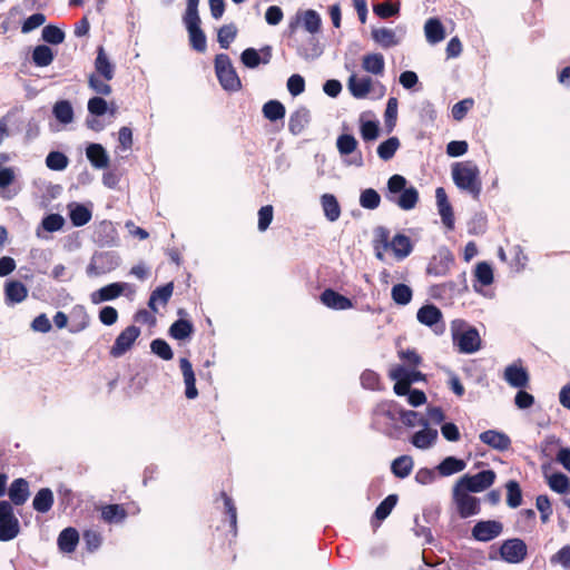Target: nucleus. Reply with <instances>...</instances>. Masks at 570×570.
I'll return each mask as SVG.
<instances>
[{
	"label": "nucleus",
	"instance_id": "1",
	"mask_svg": "<svg viewBox=\"0 0 570 570\" xmlns=\"http://www.w3.org/2000/svg\"><path fill=\"white\" fill-rule=\"evenodd\" d=\"M452 178L458 188L466 190L474 199H479L482 183L480 170L473 161L456 163L452 168Z\"/></svg>",
	"mask_w": 570,
	"mask_h": 570
},
{
	"label": "nucleus",
	"instance_id": "2",
	"mask_svg": "<svg viewBox=\"0 0 570 570\" xmlns=\"http://www.w3.org/2000/svg\"><path fill=\"white\" fill-rule=\"evenodd\" d=\"M187 7L184 14V23L188 31L189 42L197 52H205L207 42L206 36L200 28V18L198 14L199 0H186Z\"/></svg>",
	"mask_w": 570,
	"mask_h": 570
},
{
	"label": "nucleus",
	"instance_id": "3",
	"mask_svg": "<svg viewBox=\"0 0 570 570\" xmlns=\"http://www.w3.org/2000/svg\"><path fill=\"white\" fill-rule=\"evenodd\" d=\"M406 183L402 175L395 174L389 178L387 189L391 194L401 193L395 200L396 205L403 210H411L419 202V191L413 186L406 188Z\"/></svg>",
	"mask_w": 570,
	"mask_h": 570
},
{
	"label": "nucleus",
	"instance_id": "4",
	"mask_svg": "<svg viewBox=\"0 0 570 570\" xmlns=\"http://www.w3.org/2000/svg\"><path fill=\"white\" fill-rule=\"evenodd\" d=\"M215 71L220 86L228 91H238L242 88L240 79L226 53L215 57Z\"/></svg>",
	"mask_w": 570,
	"mask_h": 570
},
{
	"label": "nucleus",
	"instance_id": "5",
	"mask_svg": "<svg viewBox=\"0 0 570 570\" xmlns=\"http://www.w3.org/2000/svg\"><path fill=\"white\" fill-rule=\"evenodd\" d=\"M470 493L455 484L452 488V502L461 519L476 515L481 511L480 500Z\"/></svg>",
	"mask_w": 570,
	"mask_h": 570
},
{
	"label": "nucleus",
	"instance_id": "6",
	"mask_svg": "<svg viewBox=\"0 0 570 570\" xmlns=\"http://www.w3.org/2000/svg\"><path fill=\"white\" fill-rule=\"evenodd\" d=\"M495 479L497 474L493 470H483L473 475L464 474L454 484L471 493H479L489 489Z\"/></svg>",
	"mask_w": 570,
	"mask_h": 570
},
{
	"label": "nucleus",
	"instance_id": "7",
	"mask_svg": "<svg viewBox=\"0 0 570 570\" xmlns=\"http://www.w3.org/2000/svg\"><path fill=\"white\" fill-rule=\"evenodd\" d=\"M20 530L19 520L13 513L10 502L0 501V541L14 539Z\"/></svg>",
	"mask_w": 570,
	"mask_h": 570
},
{
	"label": "nucleus",
	"instance_id": "8",
	"mask_svg": "<svg viewBox=\"0 0 570 570\" xmlns=\"http://www.w3.org/2000/svg\"><path fill=\"white\" fill-rule=\"evenodd\" d=\"M503 561L512 564L521 563L528 556V547L520 538L507 539L499 549Z\"/></svg>",
	"mask_w": 570,
	"mask_h": 570
},
{
	"label": "nucleus",
	"instance_id": "9",
	"mask_svg": "<svg viewBox=\"0 0 570 570\" xmlns=\"http://www.w3.org/2000/svg\"><path fill=\"white\" fill-rule=\"evenodd\" d=\"M140 335V328L136 325H129L119 333L116 337L114 345L110 347V355L112 357H120L128 352L135 341Z\"/></svg>",
	"mask_w": 570,
	"mask_h": 570
},
{
	"label": "nucleus",
	"instance_id": "10",
	"mask_svg": "<svg viewBox=\"0 0 570 570\" xmlns=\"http://www.w3.org/2000/svg\"><path fill=\"white\" fill-rule=\"evenodd\" d=\"M503 531V524L497 520L478 521L472 528V538L480 542H488L498 538Z\"/></svg>",
	"mask_w": 570,
	"mask_h": 570
},
{
	"label": "nucleus",
	"instance_id": "11",
	"mask_svg": "<svg viewBox=\"0 0 570 570\" xmlns=\"http://www.w3.org/2000/svg\"><path fill=\"white\" fill-rule=\"evenodd\" d=\"M503 379L510 386L515 389H525L530 382L527 368L518 363H512L504 368Z\"/></svg>",
	"mask_w": 570,
	"mask_h": 570
},
{
	"label": "nucleus",
	"instance_id": "12",
	"mask_svg": "<svg viewBox=\"0 0 570 570\" xmlns=\"http://www.w3.org/2000/svg\"><path fill=\"white\" fill-rule=\"evenodd\" d=\"M320 301L327 308L334 311H345L353 307V302L351 298L340 294L332 288L324 289L320 295Z\"/></svg>",
	"mask_w": 570,
	"mask_h": 570
},
{
	"label": "nucleus",
	"instance_id": "13",
	"mask_svg": "<svg viewBox=\"0 0 570 570\" xmlns=\"http://www.w3.org/2000/svg\"><path fill=\"white\" fill-rule=\"evenodd\" d=\"M436 205L442 223L448 229L454 228V214L452 206L448 199V195L443 187H438L435 190Z\"/></svg>",
	"mask_w": 570,
	"mask_h": 570
},
{
	"label": "nucleus",
	"instance_id": "14",
	"mask_svg": "<svg viewBox=\"0 0 570 570\" xmlns=\"http://www.w3.org/2000/svg\"><path fill=\"white\" fill-rule=\"evenodd\" d=\"M454 262V256L450 250L440 252L439 255L434 256L431 261L428 273L435 276H445Z\"/></svg>",
	"mask_w": 570,
	"mask_h": 570
},
{
	"label": "nucleus",
	"instance_id": "15",
	"mask_svg": "<svg viewBox=\"0 0 570 570\" xmlns=\"http://www.w3.org/2000/svg\"><path fill=\"white\" fill-rule=\"evenodd\" d=\"M28 296L27 286L20 281L10 279L4 284V301L7 305L23 302Z\"/></svg>",
	"mask_w": 570,
	"mask_h": 570
},
{
	"label": "nucleus",
	"instance_id": "16",
	"mask_svg": "<svg viewBox=\"0 0 570 570\" xmlns=\"http://www.w3.org/2000/svg\"><path fill=\"white\" fill-rule=\"evenodd\" d=\"M479 438L481 442L498 451H507L511 446L510 438L497 430H487Z\"/></svg>",
	"mask_w": 570,
	"mask_h": 570
},
{
	"label": "nucleus",
	"instance_id": "17",
	"mask_svg": "<svg viewBox=\"0 0 570 570\" xmlns=\"http://www.w3.org/2000/svg\"><path fill=\"white\" fill-rule=\"evenodd\" d=\"M458 346L460 352L471 354L480 350L481 338L479 332L474 327H470L459 335Z\"/></svg>",
	"mask_w": 570,
	"mask_h": 570
},
{
	"label": "nucleus",
	"instance_id": "18",
	"mask_svg": "<svg viewBox=\"0 0 570 570\" xmlns=\"http://www.w3.org/2000/svg\"><path fill=\"white\" fill-rule=\"evenodd\" d=\"M179 367L184 376V383L186 385L185 395L187 399L193 400L198 396L196 387V377L190 361L186 357L179 360Z\"/></svg>",
	"mask_w": 570,
	"mask_h": 570
},
{
	"label": "nucleus",
	"instance_id": "19",
	"mask_svg": "<svg viewBox=\"0 0 570 570\" xmlns=\"http://www.w3.org/2000/svg\"><path fill=\"white\" fill-rule=\"evenodd\" d=\"M126 286V283L108 284L91 294V302L99 304L101 302L112 301L124 293Z\"/></svg>",
	"mask_w": 570,
	"mask_h": 570
},
{
	"label": "nucleus",
	"instance_id": "20",
	"mask_svg": "<svg viewBox=\"0 0 570 570\" xmlns=\"http://www.w3.org/2000/svg\"><path fill=\"white\" fill-rule=\"evenodd\" d=\"M8 494L12 504H24L30 495L29 482L23 478L13 480L9 487Z\"/></svg>",
	"mask_w": 570,
	"mask_h": 570
},
{
	"label": "nucleus",
	"instance_id": "21",
	"mask_svg": "<svg viewBox=\"0 0 570 570\" xmlns=\"http://www.w3.org/2000/svg\"><path fill=\"white\" fill-rule=\"evenodd\" d=\"M95 71L96 75L100 76L106 81H110L115 76V66L110 62L102 46L97 48Z\"/></svg>",
	"mask_w": 570,
	"mask_h": 570
},
{
	"label": "nucleus",
	"instance_id": "22",
	"mask_svg": "<svg viewBox=\"0 0 570 570\" xmlns=\"http://www.w3.org/2000/svg\"><path fill=\"white\" fill-rule=\"evenodd\" d=\"M311 120V112L306 107H299L297 108L292 115L289 116L288 120V130L293 135H299L304 131L306 126L308 125Z\"/></svg>",
	"mask_w": 570,
	"mask_h": 570
},
{
	"label": "nucleus",
	"instance_id": "23",
	"mask_svg": "<svg viewBox=\"0 0 570 570\" xmlns=\"http://www.w3.org/2000/svg\"><path fill=\"white\" fill-rule=\"evenodd\" d=\"M350 92L354 98H365L372 89V79L370 77L358 78L355 73L351 75L347 81Z\"/></svg>",
	"mask_w": 570,
	"mask_h": 570
},
{
	"label": "nucleus",
	"instance_id": "24",
	"mask_svg": "<svg viewBox=\"0 0 570 570\" xmlns=\"http://www.w3.org/2000/svg\"><path fill=\"white\" fill-rule=\"evenodd\" d=\"M16 181V173L11 167L0 168V197L6 200L12 199L18 190L10 189V186Z\"/></svg>",
	"mask_w": 570,
	"mask_h": 570
},
{
	"label": "nucleus",
	"instance_id": "25",
	"mask_svg": "<svg viewBox=\"0 0 570 570\" xmlns=\"http://www.w3.org/2000/svg\"><path fill=\"white\" fill-rule=\"evenodd\" d=\"M101 520L108 524H117L125 521L128 513L122 504H106L100 509Z\"/></svg>",
	"mask_w": 570,
	"mask_h": 570
},
{
	"label": "nucleus",
	"instance_id": "26",
	"mask_svg": "<svg viewBox=\"0 0 570 570\" xmlns=\"http://www.w3.org/2000/svg\"><path fill=\"white\" fill-rule=\"evenodd\" d=\"M79 542V533L75 528L63 529L58 537L59 550L65 553H71L76 550Z\"/></svg>",
	"mask_w": 570,
	"mask_h": 570
},
{
	"label": "nucleus",
	"instance_id": "27",
	"mask_svg": "<svg viewBox=\"0 0 570 570\" xmlns=\"http://www.w3.org/2000/svg\"><path fill=\"white\" fill-rule=\"evenodd\" d=\"M424 32L428 42L435 45L445 39V29L438 18H430L424 24Z\"/></svg>",
	"mask_w": 570,
	"mask_h": 570
},
{
	"label": "nucleus",
	"instance_id": "28",
	"mask_svg": "<svg viewBox=\"0 0 570 570\" xmlns=\"http://www.w3.org/2000/svg\"><path fill=\"white\" fill-rule=\"evenodd\" d=\"M466 468V462L455 456H446L436 466V471L441 476H450L462 472Z\"/></svg>",
	"mask_w": 570,
	"mask_h": 570
},
{
	"label": "nucleus",
	"instance_id": "29",
	"mask_svg": "<svg viewBox=\"0 0 570 570\" xmlns=\"http://www.w3.org/2000/svg\"><path fill=\"white\" fill-rule=\"evenodd\" d=\"M390 248L393 250V253L397 259H403L412 253L413 245H412L409 236H406L404 234H396L391 239Z\"/></svg>",
	"mask_w": 570,
	"mask_h": 570
},
{
	"label": "nucleus",
	"instance_id": "30",
	"mask_svg": "<svg viewBox=\"0 0 570 570\" xmlns=\"http://www.w3.org/2000/svg\"><path fill=\"white\" fill-rule=\"evenodd\" d=\"M87 158L96 168H106L109 165V157L105 148L99 144H91L86 150Z\"/></svg>",
	"mask_w": 570,
	"mask_h": 570
},
{
	"label": "nucleus",
	"instance_id": "31",
	"mask_svg": "<svg viewBox=\"0 0 570 570\" xmlns=\"http://www.w3.org/2000/svg\"><path fill=\"white\" fill-rule=\"evenodd\" d=\"M53 493L49 488H41L33 498L32 508L39 513H47L53 505Z\"/></svg>",
	"mask_w": 570,
	"mask_h": 570
},
{
	"label": "nucleus",
	"instance_id": "32",
	"mask_svg": "<svg viewBox=\"0 0 570 570\" xmlns=\"http://www.w3.org/2000/svg\"><path fill=\"white\" fill-rule=\"evenodd\" d=\"M362 68L373 75H383L385 61L382 53H367L362 58Z\"/></svg>",
	"mask_w": 570,
	"mask_h": 570
},
{
	"label": "nucleus",
	"instance_id": "33",
	"mask_svg": "<svg viewBox=\"0 0 570 570\" xmlns=\"http://www.w3.org/2000/svg\"><path fill=\"white\" fill-rule=\"evenodd\" d=\"M174 292V284L173 282H169L163 286L157 287L154 289L150 294L149 301H148V307L153 309L154 312H157L156 302L159 301L163 305H166Z\"/></svg>",
	"mask_w": 570,
	"mask_h": 570
},
{
	"label": "nucleus",
	"instance_id": "34",
	"mask_svg": "<svg viewBox=\"0 0 570 570\" xmlns=\"http://www.w3.org/2000/svg\"><path fill=\"white\" fill-rule=\"evenodd\" d=\"M372 39L383 48H391L399 43L394 30L389 28H373L371 31Z\"/></svg>",
	"mask_w": 570,
	"mask_h": 570
},
{
	"label": "nucleus",
	"instance_id": "35",
	"mask_svg": "<svg viewBox=\"0 0 570 570\" xmlns=\"http://www.w3.org/2000/svg\"><path fill=\"white\" fill-rule=\"evenodd\" d=\"M417 321L426 326H433L442 320V312L435 305H424L416 314Z\"/></svg>",
	"mask_w": 570,
	"mask_h": 570
},
{
	"label": "nucleus",
	"instance_id": "36",
	"mask_svg": "<svg viewBox=\"0 0 570 570\" xmlns=\"http://www.w3.org/2000/svg\"><path fill=\"white\" fill-rule=\"evenodd\" d=\"M168 333L173 338L184 341L194 333V325L188 320L179 318L170 325Z\"/></svg>",
	"mask_w": 570,
	"mask_h": 570
},
{
	"label": "nucleus",
	"instance_id": "37",
	"mask_svg": "<svg viewBox=\"0 0 570 570\" xmlns=\"http://www.w3.org/2000/svg\"><path fill=\"white\" fill-rule=\"evenodd\" d=\"M414 461L410 455H401L393 460L391 464L392 473L400 479L409 476L413 470Z\"/></svg>",
	"mask_w": 570,
	"mask_h": 570
},
{
	"label": "nucleus",
	"instance_id": "38",
	"mask_svg": "<svg viewBox=\"0 0 570 570\" xmlns=\"http://www.w3.org/2000/svg\"><path fill=\"white\" fill-rule=\"evenodd\" d=\"M436 439L438 431L425 426V429L413 434L411 442L417 449H429L434 444Z\"/></svg>",
	"mask_w": 570,
	"mask_h": 570
},
{
	"label": "nucleus",
	"instance_id": "39",
	"mask_svg": "<svg viewBox=\"0 0 570 570\" xmlns=\"http://www.w3.org/2000/svg\"><path fill=\"white\" fill-rule=\"evenodd\" d=\"M71 325L69 327L70 333H79L86 330L90 323V316L83 306H76L71 312Z\"/></svg>",
	"mask_w": 570,
	"mask_h": 570
},
{
	"label": "nucleus",
	"instance_id": "40",
	"mask_svg": "<svg viewBox=\"0 0 570 570\" xmlns=\"http://www.w3.org/2000/svg\"><path fill=\"white\" fill-rule=\"evenodd\" d=\"M219 497L224 501L225 514L228 517L229 520V532L232 539H235L237 535V509L235 507L233 499L225 491H222Z\"/></svg>",
	"mask_w": 570,
	"mask_h": 570
},
{
	"label": "nucleus",
	"instance_id": "41",
	"mask_svg": "<svg viewBox=\"0 0 570 570\" xmlns=\"http://www.w3.org/2000/svg\"><path fill=\"white\" fill-rule=\"evenodd\" d=\"M321 203L324 210V215L330 222H335L340 218L341 206L334 195L324 194L321 197Z\"/></svg>",
	"mask_w": 570,
	"mask_h": 570
},
{
	"label": "nucleus",
	"instance_id": "42",
	"mask_svg": "<svg viewBox=\"0 0 570 570\" xmlns=\"http://www.w3.org/2000/svg\"><path fill=\"white\" fill-rule=\"evenodd\" d=\"M31 58L35 66L43 68L52 63L55 53L49 46L39 45L35 47Z\"/></svg>",
	"mask_w": 570,
	"mask_h": 570
},
{
	"label": "nucleus",
	"instance_id": "43",
	"mask_svg": "<svg viewBox=\"0 0 570 570\" xmlns=\"http://www.w3.org/2000/svg\"><path fill=\"white\" fill-rule=\"evenodd\" d=\"M391 247V239H390V230L385 227H377L375 229V239H374V249H375V256L380 261L384 259V255L382 253L383 250H386Z\"/></svg>",
	"mask_w": 570,
	"mask_h": 570
},
{
	"label": "nucleus",
	"instance_id": "44",
	"mask_svg": "<svg viewBox=\"0 0 570 570\" xmlns=\"http://www.w3.org/2000/svg\"><path fill=\"white\" fill-rule=\"evenodd\" d=\"M53 116L61 124H70L73 120V109L68 100H59L52 109Z\"/></svg>",
	"mask_w": 570,
	"mask_h": 570
},
{
	"label": "nucleus",
	"instance_id": "45",
	"mask_svg": "<svg viewBox=\"0 0 570 570\" xmlns=\"http://www.w3.org/2000/svg\"><path fill=\"white\" fill-rule=\"evenodd\" d=\"M263 115L271 121H276L285 117L286 110L284 105L278 100H269L263 106Z\"/></svg>",
	"mask_w": 570,
	"mask_h": 570
},
{
	"label": "nucleus",
	"instance_id": "46",
	"mask_svg": "<svg viewBox=\"0 0 570 570\" xmlns=\"http://www.w3.org/2000/svg\"><path fill=\"white\" fill-rule=\"evenodd\" d=\"M69 217L73 226L80 227L90 222L92 214L85 205L76 204V206L70 209Z\"/></svg>",
	"mask_w": 570,
	"mask_h": 570
},
{
	"label": "nucleus",
	"instance_id": "47",
	"mask_svg": "<svg viewBox=\"0 0 570 570\" xmlns=\"http://www.w3.org/2000/svg\"><path fill=\"white\" fill-rule=\"evenodd\" d=\"M238 29L236 24H224L218 29L217 41L223 49H228L230 43L235 40Z\"/></svg>",
	"mask_w": 570,
	"mask_h": 570
},
{
	"label": "nucleus",
	"instance_id": "48",
	"mask_svg": "<svg viewBox=\"0 0 570 570\" xmlns=\"http://www.w3.org/2000/svg\"><path fill=\"white\" fill-rule=\"evenodd\" d=\"M391 296L395 304L407 305L412 301L413 292L409 285L400 283L392 287Z\"/></svg>",
	"mask_w": 570,
	"mask_h": 570
},
{
	"label": "nucleus",
	"instance_id": "49",
	"mask_svg": "<svg viewBox=\"0 0 570 570\" xmlns=\"http://www.w3.org/2000/svg\"><path fill=\"white\" fill-rule=\"evenodd\" d=\"M507 489V504L515 509L522 503V491L520 484L515 480H510L505 484Z\"/></svg>",
	"mask_w": 570,
	"mask_h": 570
},
{
	"label": "nucleus",
	"instance_id": "50",
	"mask_svg": "<svg viewBox=\"0 0 570 570\" xmlns=\"http://www.w3.org/2000/svg\"><path fill=\"white\" fill-rule=\"evenodd\" d=\"M400 147V140L397 137H390L389 139L381 142L377 147L379 157L387 161L392 159Z\"/></svg>",
	"mask_w": 570,
	"mask_h": 570
},
{
	"label": "nucleus",
	"instance_id": "51",
	"mask_svg": "<svg viewBox=\"0 0 570 570\" xmlns=\"http://www.w3.org/2000/svg\"><path fill=\"white\" fill-rule=\"evenodd\" d=\"M381 204V196L374 188H366L361 191L360 205L365 209H376Z\"/></svg>",
	"mask_w": 570,
	"mask_h": 570
},
{
	"label": "nucleus",
	"instance_id": "52",
	"mask_svg": "<svg viewBox=\"0 0 570 570\" xmlns=\"http://www.w3.org/2000/svg\"><path fill=\"white\" fill-rule=\"evenodd\" d=\"M357 140L353 135L342 134L337 137L336 147L341 155L346 156L354 153L357 148Z\"/></svg>",
	"mask_w": 570,
	"mask_h": 570
},
{
	"label": "nucleus",
	"instance_id": "53",
	"mask_svg": "<svg viewBox=\"0 0 570 570\" xmlns=\"http://www.w3.org/2000/svg\"><path fill=\"white\" fill-rule=\"evenodd\" d=\"M68 164V157L61 151H50L46 157V165L51 170H63L67 168Z\"/></svg>",
	"mask_w": 570,
	"mask_h": 570
},
{
	"label": "nucleus",
	"instance_id": "54",
	"mask_svg": "<svg viewBox=\"0 0 570 570\" xmlns=\"http://www.w3.org/2000/svg\"><path fill=\"white\" fill-rule=\"evenodd\" d=\"M548 484L552 491L563 494L569 491L570 480L566 474L557 472L549 476Z\"/></svg>",
	"mask_w": 570,
	"mask_h": 570
},
{
	"label": "nucleus",
	"instance_id": "55",
	"mask_svg": "<svg viewBox=\"0 0 570 570\" xmlns=\"http://www.w3.org/2000/svg\"><path fill=\"white\" fill-rule=\"evenodd\" d=\"M397 503V495L390 494L387 495L375 509L374 517L382 521L389 517L394 507Z\"/></svg>",
	"mask_w": 570,
	"mask_h": 570
},
{
	"label": "nucleus",
	"instance_id": "56",
	"mask_svg": "<svg viewBox=\"0 0 570 570\" xmlns=\"http://www.w3.org/2000/svg\"><path fill=\"white\" fill-rule=\"evenodd\" d=\"M303 26L306 31L314 35L321 30L322 20L320 14L312 9L306 10L303 13Z\"/></svg>",
	"mask_w": 570,
	"mask_h": 570
},
{
	"label": "nucleus",
	"instance_id": "57",
	"mask_svg": "<svg viewBox=\"0 0 570 570\" xmlns=\"http://www.w3.org/2000/svg\"><path fill=\"white\" fill-rule=\"evenodd\" d=\"M150 350L154 354L164 361H170L174 357L170 345L163 338H155L151 341Z\"/></svg>",
	"mask_w": 570,
	"mask_h": 570
},
{
	"label": "nucleus",
	"instance_id": "58",
	"mask_svg": "<svg viewBox=\"0 0 570 570\" xmlns=\"http://www.w3.org/2000/svg\"><path fill=\"white\" fill-rule=\"evenodd\" d=\"M400 375L407 377V381H410L411 384L414 382L423 381L425 379V375L422 372L415 368L407 371L402 365H397L391 368L389 372V377H399Z\"/></svg>",
	"mask_w": 570,
	"mask_h": 570
},
{
	"label": "nucleus",
	"instance_id": "59",
	"mask_svg": "<svg viewBox=\"0 0 570 570\" xmlns=\"http://www.w3.org/2000/svg\"><path fill=\"white\" fill-rule=\"evenodd\" d=\"M475 278L483 285L489 286L493 283V269L487 262H480L475 267Z\"/></svg>",
	"mask_w": 570,
	"mask_h": 570
},
{
	"label": "nucleus",
	"instance_id": "60",
	"mask_svg": "<svg viewBox=\"0 0 570 570\" xmlns=\"http://www.w3.org/2000/svg\"><path fill=\"white\" fill-rule=\"evenodd\" d=\"M88 86L97 95L109 96L112 92L111 86L105 79H100V76L90 73L88 76Z\"/></svg>",
	"mask_w": 570,
	"mask_h": 570
},
{
	"label": "nucleus",
	"instance_id": "61",
	"mask_svg": "<svg viewBox=\"0 0 570 570\" xmlns=\"http://www.w3.org/2000/svg\"><path fill=\"white\" fill-rule=\"evenodd\" d=\"M361 384L364 389L372 390V391H380L383 389L381 385L380 375L372 370H365L362 373Z\"/></svg>",
	"mask_w": 570,
	"mask_h": 570
},
{
	"label": "nucleus",
	"instance_id": "62",
	"mask_svg": "<svg viewBox=\"0 0 570 570\" xmlns=\"http://www.w3.org/2000/svg\"><path fill=\"white\" fill-rule=\"evenodd\" d=\"M42 39L50 45H59L65 40V32L60 28L49 24L42 29Z\"/></svg>",
	"mask_w": 570,
	"mask_h": 570
},
{
	"label": "nucleus",
	"instance_id": "63",
	"mask_svg": "<svg viewBox=\"0 0 570 570\" xmlns=\"http://www.w3.org/2000/svg\"><path fill=\"white\" fill-rule=\"evenodd\" d=\"M474 106V100L472 98H465L452 107V117L456 121H461L465 118L469 110H471Z\"/></svg>",
	"mask_w": 570,
	"mask_h": 570
},
{
	"label": "nucleus",
	"instance_id": "64",
	"mask_svg": "<svg viewBox=\"0 0 570 570\" xmlns=\"http://www.w3.org/2000/svg\"><path fill=\"white\" fill-rule=\"evenodd\" d=\"M550 562L552 564L559 563L564 569L570 570V546H564L560 550H558L554 554L551 556Z\"/></svg>",
	"mask_w": 570,
	"mask_h": 570
}]
</instances>
